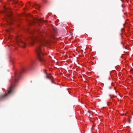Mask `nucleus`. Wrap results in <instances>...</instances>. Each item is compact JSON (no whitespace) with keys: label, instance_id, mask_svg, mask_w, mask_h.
<instances>
[{"label":"nucleus","instance_id":"obj_14","mask_svg":"<svg viewBox=\"0 0 133 133\" xmlns=\"http://www.w3.org/2000/svg\"><path fill=\"white\" fill-rule=\"evenodd\" d=\"M51 83H54V82L53 81H51Z\"/></svg>","mask_w":133,"mask_h":133},{"label":"nucleus","instance_id":"obj_3","mask_svg":"<svg viewBox=\"0 0 133 133\" xmlns=\"http://www.w3.org/2000/svg\"><path fill=\"white\" fill-rule=\"evenodd\" d=\"M12 9L9 8L8 9H7L5 11V13L7 15L6 20L8 23V24L9 25H11L12 24V19H10L11 16L12 15Z\"/></svg>","mask_w":133,"mask_h":133},{"label":"nucleus","instance_id":"obj_12","mask_svg":"<svg viewBox=\"0 0 133 133\" xmlns=\"http://www.w3.org/2000/svg\"><path fill=\"white\" fill-rule=\"evenodd\" d=\"M46 77L47 78H49V77L48 76H47Z\"/></svg>","mask_w":133,"mask_h":133},{"label":"nucleus","instance_id":"obj_15","mask_svg":"<svg viewBox=\"0 0 133 133\" xmlns=\"http://www.w3.org/2000/svg\"><path fill=\"white\" fill-rule=\"evenodd\" d=\"M43 1L45 2H45V0H43Z\"/></svg>","mask_w":133,"mask_h":133},{"label":"nucleus","instance_id":"obj_5","mask_svg":"<svg viewBox=\"0 0 133 133\" xmlns=\"http://www.w3.org/2000/svg\"><path fill=\"white\" fill-rule=\"evenodd\" d=\"M33 7H35L36 9L38 10L39 9L40 7V6L38 5V4L36 3L34 4Z\"/></svg>","mask_w":133,"mask_h":133},{"label":"nucleus","instance_id":"obj_6","mask_svg":"<svg viewBox=\"0 0 133 133\" xmlns=\"http://www.w3.org/2000/svg\"><path fill=\"white\" fill-rule=\"evenodd\" d=\"M10 1L12 2V3L13 4H16L18 3V0H10Z\"/></svg>","mask_w":133,"mask_h":133},{"label":"nucleus","instance_id":"obj_7","mask_svg":"<svg viewBox=\"0 0 133 133\" xmlns=\"http://www.w3.org/2000/svg\"><path fill=\"white\" fill-rule=\"evenodd\" d=\"M43 21H43V20H42V19H40L38 20V22H43Z\"/></svg>","mask_w":133,"mask_h":133},{"label":"nucleus","instance_id":"obj_8","mask_svg":"<svg viewBox=\"0 0 133 133\" xmlns=\"http://www.w3.org/2000/svg\"><path fill=\"white\" fill-rule=\"evenodd\" d=\"M53 30L55 33H57V30L55 29H54Z\"/></svg>","mask_w":133,"mask_h":133},{"label":"nucleus","instance_id":"obj_2","mask_svg":"<svg viewBox=\"0 0 133 133\" xmlns=\"http://www.w3.org/2000/svg\"><path fill=\"white\" fill-rule=\"evenodd\" d=\"M20 74H16L14 77H13L11 80V85L8 89V92L6 94L0 95V100L3 99V98L8 96L9 95L13 92V90L15 88V84L16 82L18 80L20 77Z\"/></svg>","mask_w":133,"mask_h":133},{"label":"nucleus","instance_id":"obj_9","mask_svg":"<svg viewBox=\"0 0 133 133\" xmlns=\"http://www.w3.org/2000/svg\"><path fill=\"white\" fill-rule=\"evenodd\" d=\"M24 71H25L24 69H23L22 70V71L21 72H24Z\"/></svg>","mask_w":133,"mask_h":133},{"label":"nucleus","instance_id":"obj_10","mask_svg":"<svg viewBox=\"0 0 133 133\" xmlns=\"http://www.w3.org/2000/svg\"><path fill=\"white\" fill-rule=\"evenodd\" d=\"M25 15H27L28 16H31V15H30V14H28V15L25 14Z\"/></svg>","mask_w":133,"mask_h":133},{"label":"nucleus","instance_id":"obj_1","mask_svg":"<svg viewBox=\"0 0 133 133\" xmlns=\"http://www.w3.org/2000/svg\"><path fill=\"white\" fill-rule=\"evenodd\" d=\"M31 45H32L36 42H37V46L35 49L37 57L40 62L44 64L45 63V60L43 57V51L45 46L44 43H47V42L44 40V37L43 36H39L38 38L32 37L31 38Z\"/></svg>","mask_w":133,"mask_h":133},{"label":"nucleus","instance_id":"obj_16","mask_svg":"<svg viewBox=\"0 0 133 133\" xmlns=\"http://www.w3.org/2000/svg\"><path fill=\"white\" fill-rule=\"evenodd\" d=\"M123 30V29H121V30H122H122Z\"/></svg>","mask_w":133,"mask_h":133},{"label":"nucleus","instance_id":"obj_13","mask_svg":"<svg viewBox=\"0 0 133 133\" xmlns=\"http://www.w3.org/2000/svg\"><path fill=\"white\" fill-rule=\"evenodd\" d=\"M129 123H130V120H129Z\"/></svg>","mask_w":133,"mask_h":133},{"label":"nucleus","instance_id":"obj_4","mask_svg":"<svg viewBox=\"0 0 133 133\" xmlns=\"http://www.w3.org/2000/svg\"><path fill=\"white\" fill-rule=\"evenodd\" d=\"M17 43L20 46L24 48L26 46V44L20 39H17Z\"/></svg>","mask_w":133,"mask_h":133},{"label":"nucleus","instance_id":"obj_11","mask_svg":"<svg viewBox=\"0 0 133 133\" xmlns=\"http://www.w3.org/2000/svg\"><path fill=\"white\" fill-rule=\"evenodd\" d=\"M18 4L19 5H20L21 6H22V4H21L20 3H18Z\"/></svg>","mask_w":133,"mask_h":133}]
</instances>
